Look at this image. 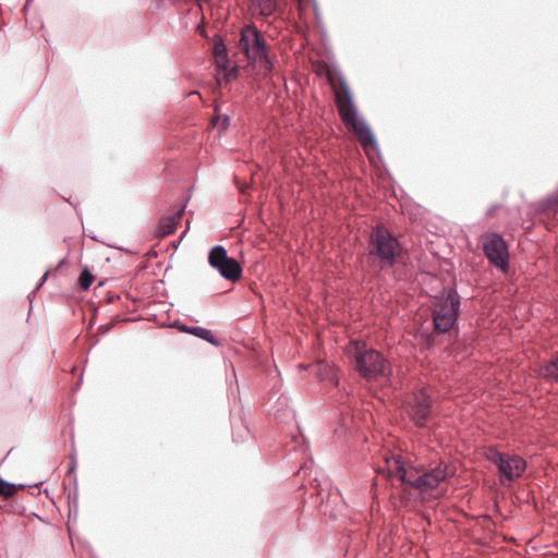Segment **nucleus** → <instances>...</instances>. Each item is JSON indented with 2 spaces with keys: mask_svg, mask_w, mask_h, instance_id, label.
Returning a JSON list of instances; mask_svg holds the SVG:
<instances>
[{
  "mask_svg": "<svg viewBox=\"0 0 558 558\" xmlns=\"http://www.w3.org/2000/svg\"><path fill=\"white\" fill-rule=\"evenodd\" d=\"M425 486H426V482L423 480V475L421 472L418 475H415V478L413 480V482H411L410 488L415 489L420 494H425V493H427Z\"/></svg>",
  "mask_w": 558,
  "mask_h": 558,
  "instance_id": "23",
  "label": "nucleus"
},
{
  "mask_svg": "<svg viewBox=\"0 0 558 558\" xmlns=\"http://www.w3.org/2000/svg\"><path fill=\"white\" fill-rule=\"evenodd\" d=\"M186 205H181L172 215H165L160 218L155 234L158 238H165L175 232L179 222L185 211Z\"/></svg>",
  "mask_w": 558,
  "mask_h": 558,
  "instance_id": "11",
  "label": "nucleus"
},
{
  "mask_svg": "<svg viewBox=\"0 0 558 558\" xmlns=\"http://www.w3.org/2000/svg\"><path fill=\"white\" fill-rule=\"evenodd\" d=\"M189 335H192L196 338H199L215 347H219L221 341L213 333L210 329L199 327V326H191V328H185Z\"/></svg>",
  "mask_w": 558,
  "mask_h": 558,
  "instance_id": "17",
  "label": "nucleus"
},
{
  "mask_svg": "<svg viewBox=\"0 0 558 558\" xmlns=\"http://www.w3.org/2000/svg\"><path fill=\"white\" fill-rule=\"evenodd\" d=\"M89 238H90L92 240L97 241V238H96V236H94V235H89Z\"/></svg>",
  "mask_w": 558,
  "mask_h": 558,
  "instance_id": "34",
  "label": "nucleus"
},
{
  "mask_svg": "<svg viewBox=\"0 0 558 558\" xmlns=\"http://www.w3.org/2000/svg\"><path fill=\"white\" fill-rule=\"evenodd\" d=\"M94 280L95 276L93 272L87 267H84L78 275L77 286L81 290L86 291L90 288Z\"/></svg>",
  "mask_w": 558,
  "mask_h": 558,
  "instance_id": "20",
  "label": "nucleus"
},
{
  "mask_svg": "<svg viewBox=\"0 0 558 558\" xmlns=\"http://www.w3.org/2000/svg\"><path fill=\"white\" fill-rule=\"evenodd\" d=\"M65 264H66V258H62V259L58 263V265H57V267H56V270L58 271V270H59V269H61Z\"/></svg>",
  "mask_w": 558,
  "mask_h": 558,
  "instance_id": "29",
  "label": "nucleus"
},
{
  "mask_svg": "<svg viewBox=\"0 0 558 558\" xmlns=\"http://www.w3.org/2000/svg\"><path fill=\"white\" fill-rule=\"evenodd\" d=\"M32 1H33V0H25V4H24V7H25V8H26V7H28V5L32 3Z\"/></svg>",
  "mask_w": 558,
  "mask_h": 558,
  "instance_id": "31",
  "label": "nucleus"
},
{
  "mask_svg": "<svg viewBox=\"0 0 558 558\" xmlns=\"http://www.w3.org/2000/svg\"><path fill=\"white\" fill-rule=\"evenodd\" d=\"M258 5L260 15L269 16L277 11L276 0H253Z\"/></svg>",
  "mask_w": 558,
  "mask_h": 558,
  "instance_id": "21",
  "label": "nucleus"
},
{
  "mask_svg": "<svg viewBox=\"0 0 558 558\" xmlns=\"http://www.w3.org/2000/svg\"><path fill=\"white\" fill-rule=\"evenodd\" d=\"M239 45L250 62L258 60L260 69L266 74L272 71L274 64L269 57V46L255 25L250 24L242 28Z\"/></svg>",
  "mask_w": 558,
  "mask_h": 558,
  "instance_id": "4",
  "label": "nucleus"
},
{
  "mask_svg": "<svg viewBox=\"0 0 558 558\" xmlns=\"http://www.w3.org/2000/svg\"><path fill=\"white\" fill-rule=\"evenodd\" d=\"M483 252L492 265L506 272L509 269V246L501 234L490 232L483 242Z\"/></svg>",
  "mask_w": 558,
  "mask_h": 558,
  "instance_id": "8",
  "label": "nucleus"
},
{
  "mask_svg": "<svg viewBox=\"0 0 558 558\" xmlns=\"http://www.w3.org/2000/svg\"><path fill=\"white\" fill-rule=\"evenodd\" d=\"M387 468L390 475L397 477L403 486L411 487V482L418 475L422 470L413 464H408L401 456L392 454L386 459Z\"/></svg>",
  "mask_w": 558,
  "mask_h": 558,
  "instance_id": "10",
  "label": "nucleus"
},
{
  "mask_svg": "<svg viewBox=\"0 0 558 558\" xmlns=\"http://www.w3.org/2000/svg\"><path fill=\"white\" fill-rule=\"evenodd\" d=\"M337 76L344 97V99H342L340 96H337V106L341 120L345 125H350L352 128L367 155L368 149L373 148L377 155L380 156L377 138L367 121L359 114L353 94L345 77L341 72H338Z\"/></svg>",
  "mask_w": 558,
  "mask_h": 558,
  "instance_id": "1",
  "label": "nucleus"
},
{
  "mask_svg": "<svg viewBox=\"0 0 558 558\" xmlns=\"http://www.w3.org/2000/svg\"><path fill=\"white\" fill-rule=\"evenodd\" d=\"M533 207L538 214L556 213L558 208V189L535 202Z\"/></svg>",
  "mask_w": 558,
  "mask_h": 558,
  "instance_id": "14",
  "label": "nucleus"
},
{
  "mask_svg": "<svg viewBox=\"0 0 558 558\" xmlns=\"http://www.w3.org/2000/svg\"><path fill=\"white\" fill-rule=\"evenodd\" d=\"M429 311L435 335L458 331V320L461 314V296L456 284L445 287L432 299Z\"/></svg>",
  "mask_w": 558,
  "mask_h": 558,
  "instance_id": "3",
  "label": "nucleus"
},
{
  "mask_svg": "<svg viewBox=\"0 0 558 558\" xmlns=\"http://www.w3.org/2000/svg\"><path fill=\"white\" fill-rule=\"evenodd\" d=\"M539 374L548 381L558 383V352L550 361L541 365Z\"/></svg>",
  "mask_w": 558,
  "mask_h": 558,
  "instance_id": "16",
  "label": "nucleus"
},
{
  "mask_svg": "<svg viewBox=\"0 0 558 558\" xmlns=\"http://www.w3.org/2000/svg\"><path fill=\"white\" fill-rule=\"evenodd\" d=\"M398 236L384 225L373 227L367 241V259L381 271L393 268L402 254Z\"/></svg>",
  "mask_w": 558,
  "mask_h": 558,
  "instance_id": "2",
  "label": "nucleus"
},
{
  "mask_svg": "<svg viewBox=\"0 0 558 558\" xmlns=\"http://www.w3.org/2000/svg\"><path fill=\"white\" fill-rule=\"evenodd\" d=\"M427 340H428V342H429V343H433V338H432V336H429V335H428V336H427Z\"/></svg>",
  "mask_w": 558,
  "mask_h": 558,
  "instance_id": "32",
  "label": "nucleus"
},
{
  "mask_svg": "<svg viewBox=\"0 0 558 558\" xmlns=\"http://www.w3.org/2000/svg\"><path fill=\"white\" fill-rule=\"evenodd\" d=\"M354 365L356 372L367 380L388 376V364L385 356L379 351L366 345H356Z\"/></svg>",
  "mask_w": 558,
  "mask_h": 558,
  "instance_id": "5",
  "label": "nucleus"
},
{
  "mask_svg": "<svg viewBox=\"0 0 558 558\" xmlns=\"http://www.w3.org/2000/svg\"><path fill=\"white\" fill-rule=\"evenodd\" d=\"M49 274H50L49 270H46L44 272L40 281L37 283L36 288L28 294V298H31L32 294H35L36 291H38L44 286V283L47 281L48 277H49Z\"/></svg>",
  "mask_w": 558,
  "mask_h": 558,
  "instance_id": "25",
  "label": "nucleus"
},
{
  "mask_svg": "<svg viewBox=\"0 0 558 558\" xmlns=\"http://www.w3.org/2000/svg\"><path fill=\"white\" fill-rule=\"evenodd\" d=\"M207 260L209 266L217 270L225 280L236 282L242 277L241 264L234 257L228 255L223 245L213 246L208 252Z\"/></svg>",
  "mask_w": 558,
  "mask_h": 558,
  "instance_id": "7",
  "label": "nucleus"
},
{
  "mask_svg": "<svg viewBox=\"0 0 558 558\" xmlns=\"http://www.w3.org/2000/svg\"><path fill=\"white\" fill-rule=\"evenodd\" d=\"M496 209H497V206H492V207L487 210L486 216H488V217L493 216V215H494V213L496 211Z\"/></svg>",
  "mask_w": 558,
  "mask_h": 558,
  "instance_id": "30",
  "label": "nucleus"
},
{
  "mask_svg": "<svg viewBox=\"0 0 558 558\" xmlns=\"http://www.w3.org/2000/svg\"><path fill=\"white\" fill-rule=\"evenodd\" d=\"M74 488L69 493V518L72 517L74 519L78 515V487H77V477L74 475L72 477Z\"/></svg>",
  "mask_w": 558,
  "mask_h": 558,
  "instance_id": "18",
  "label": "nucleus"
},
{
  "mask_svg": "<svg viewBox=\"0 0 558 558\" xmlns=\"http://www.w3.org/2000/svg\"><path fill=\"white\" fill-rule=\"evenodd\" d=\"M39 484H40V483H36V484H34V485L16 484V486H17V488L31 487V488H33V489H38V485H39Z\"/></svg>",
  "mask_w": 558,
  "mask_h": 558,
  "instance_id": "28",
  "label": "nucleus"
},
{
  "mask_svg": "<svg viewBox=\"0 0 558 558\" xmlns=\"http://www.w3.org/2000/svg\"><path fill=\"white\" fill-rule=\"evenodd\" d=\"M75 469H76V458H75V454H71V463L69 465L68 473L73 474V476H74Z\"/></svg>",
  "mask_w": 558,
  "mask_h": 558,
  "instance_id": "27",
  "label": "nucleus"
},
{
  "mask_svg": "<svg viewBox=\"0 0 558 558\" xmlns=\"http://www.w3.org/2000/svg\"><path fill=\"white\" fill-rule=\"evenodd\" d=\"M433 410L432 397L425 389L415 391L409 401V415L418 428H425Z\"/></svg>",
  "mask_w": 558,
  "mask_h": 558,
  "instance_id": "9",
  "label": "nucleus"
},
{
  "mask_svg": "<svg viewBox=\"0 0 558 558\" xmlns=\"http://www.w3.org/2000/svg\"><path fill=\"white\" fill-rule=\"evenodd\" d=\"M313 482L315 483V488H317V494L320 496L322 501H324L325 497L327 501H329L331 498H341L340 490L337 487H332L329 478L326 477L318 480L315 477Z\"/></svg>",
  "mask_w": 558,
  "mask_h": 558,
  "instance_id": "15",
  "label": "nucleus"
},
{
  "mask_svg": "<svg viewBox=\"0 0 558 558\" xmlns=\"http://www.w3.org/2000/svg\"><path fill=\"white\" fill-rule=\"evenodd\" d=\"M213 52L217 66L222 70H227V68L230 65V59L228 54V48L221 36H215Z\"/></svg>",
  "mask_w": 558,
  "mask_h": 558,
  "instance_id": "13",
  "label": "nucleus"
},
{
  "mask_svg": "<svg viewBox=\"0 0 558 558\" xmlns=\"http://www.w3.org/2000/svg\"><path fill=\"white\" fill-rule=\"evenodd\" d=\"M213 126L217 128L220 133L225 132L230 125V117L229 114L220 113V108L218 105L215 106V114L211 118Z\"/></svg>",
  "mask_w": 558,
  "mask_h": 558,
  "instance_id": "19",
  "label": "nucleus"
},
{
  "mask_svg": "<svg viewBox=\"0 0 558 558\" xmlns=\"http://www.w3.org/2000/svg\"><path fill=\"white\" fill-rule=\"evenodd\" d=\"M225 71H226V81L227 82H230V81L236 78L239 75V69L236 66H233V68L228 66L227 70H225Z\"/></svg>",
  "mask_w": 558,
  "mask_h": 558,
  "instance_id": "24",
  "label": "nucleus"
},
{
  "mask_svg": "<svg viewBox=\"0 0 558 558\" xmlns=\"http://www.w3.org/2000/svg\"><path fill=\"white\" fill-rule=\"evenodd\" d=\"M486 457L497 466L502 485L520 478L526 470L527 464L522 457L501 452L496 447L488 448Z\"/></svg>",
  "mask_w": 558,
  "mask_h": 558,
  "instance_id": "6",
  "label": "nucleus"
},
{
  "mask_svg": "<svg viewBox=\"0 0 558 558\" xmlns=\"http://www.w3.org/2000/svg\"><path fill=\"white\" fill-rule=\"evenodd\" d=\"M17 489L16 484L8 482L0 477V496L5 498L13 497Z\"/></svg>",
  "mask_w": 558,
  "mask_h": 558,
  "instance_id": "22",
  "label": "nucleus"
},
{
  "mask_svg": "<svg viewBox=\"0 0 558 558\" xmlns=\"http://www.w3.org/2000/svg\"><path fill=\"white\" fill-rule=\"evenodd\" d=\"M423 480L426 482V490L436 489L441 482H444L448 476L447 466H444L441 463L436 468L430 469L428 471L422 470Z\"/></svg>",
  "mask_w": 558,
  "mask_h": 558,
  "instance_id": "12",
  "label": "nucleus"
},
{
  "mask_svg": "<svg viewBox=\"0 0 558 558\" xmlns=\"http://www.w3.org/2000/svg\"><path fill=\"white\" fill-rule=\"evenodd\" d=\"M170 327L175 328L179 331L184 332V333H187V330L185 328H191V326H187V325L181 323L180 320H174L173 323L170 324Z\"/></svg>",
  "mask_w": 558,
  "mask_h": 558,
  "instance_id": "26",
  "label": "nucleus"
},
{
  "mask_svg": "<svg viewBox=\"0 0 558 558\" xmlns=\"http://www.w3.org/2000/svg\"><path fill=\"white\" fill-rule=\"evenodd\" d=\"M189 95H198V92H191Z\"/></svg>",
  "mask_w": 558,
  "mask_h": 558,
  "instance_id": "33",
  "label": "nucleus"
}]
</instances>
